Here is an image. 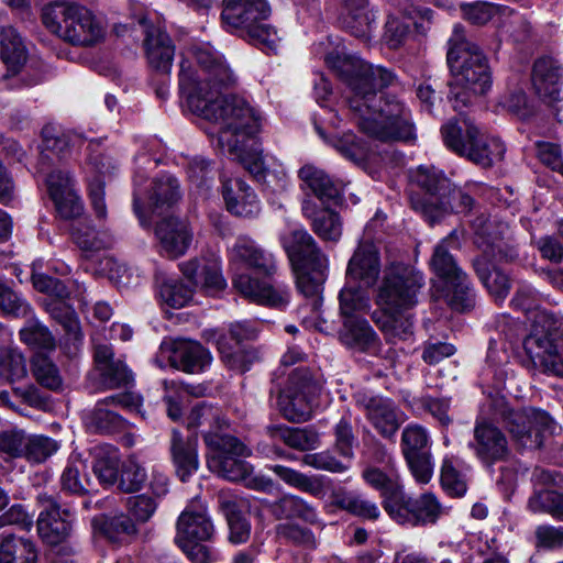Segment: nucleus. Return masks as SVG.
I'll return each mask as SVG.
<instances>
[{
	"instance_id": "nucleus-1",
	"label": "nucleus",
	"mask_w": 563,
	"mask_h": 563,
	"mask_svg": "<svg viewBox=\"0 0 563 563\" xmlns=\"http://www.w3.org/2000/svg\"><path fill=\"white\" fill-rule=\"evenodd\" d=\"M236 76L223 55L209 43L186 47L180 55L178 86L186 107L219 126L217 146L239 161L257 180L273 176L264 165L258 134L264 118L247 100L221 90Z\"/></svg>"
},
{
	"instance_id": "nucleus-2",
	"label": "nucleus",
	"mask_w": 563,
	"mask_h": 563,
	"mask_svg": "<svg viewBox=\"0 0 563 563\" xmlns=\"http://www.w3.org/2000/svg\"><path fill=\"white\" fill-rule=\"evenodd\" d=\"M324 62L349 86V107L361 132L382 142L415 140L409 108L394 96L377 95L378 90L396 81L393 71L346 55L339 48L328 53Z\"/></svg>"
},
{
	"instance_id": "nucleus-3",
	"label": "nucleus",
	"mask_w": 563,
	"mask_h": 563,
	"mask_svg": "<svg viewBox=\"0 0 563 563\" xmlns=\"http://www.w3.org/2000/svg\"><path fill=\"white\" fill-rule=\"evenodd\" d=\"M229 262L233 269V287L249 300L271 308H285L290 298L289 288L282 284H271L239 273L241 267L252 268L266 276L276 272L274 255L264 250L249 235H239L229 250Z\"/></svg>"
},
{
	"instance_id": "nucleus-4",
	"label": "nucleus",
	"mask_w": 563,
	"mask_h": 563,
	"mask_svg": "<svg viewBox=\"0 0 563 563\" xmlns=\"http://www.w3.org/2000/svg\"><path fill=\"white\" fill-rule=\"evenodd\" d=\"M446 60L452 74L449 100L455 111L462 112L477 96L490 89V69L483 52L465 38L457 25L449 41Z\"/></svg>"
},
{
	"instance_id": "nucleus-5",
	"label": "nucleus",
	"mask_w": 563,
	"mask_h": 563,
	"mask_svg": "<svg viewBox=\"0 0 563 563\" xmlns=\"http://www.w3.org/2000/svg\"><path fill=\"white\" fill-rule=\"evenodd\" d=\"M41 21L51 34L73 46H96L107 34L104 22L95 12L75 2L56 1L44 5Z\"/></svg>"
},
{
	"instance_id": "nucleus-6",
	"label": "nucleus",
	"mask_w": 563,
	"mask_h": 563,
	"mask_svg": "<svg viewBox=\"0 0 563 563\" xmlns=\"http://www.w3.org/2000/svg\"><path fill=\"white\" fill-rule=\"evenodd\" d=\"M280 242L296 272L297 287L306 297L319 299L328 278L329 258L302 227L280 234Z\"/></svg>"
},
{
	"instance_id": "nucleus-7",
	"label": "nucleus",
	"mask_w": 563,
	"mask_h": 563,
	"mask_svg": "<svg viewBox=\"0 0 563 563\" xmlns=\"http://www.w3.org/2000/svg\"><path fill=\"white\" fill-rule=\"evenodd\" d=\"M267 0H223L221 23L223 29L268 52H276L280 41L274 26Z\"/></svg>"
},
{
	"instance_id": "nucleus-8",
	"label": "nucleus",
	"mask_w": 563,
	"mask_h": 563,
	"mask_svg": "<svg viewBox=\"0 0 563 563\" xmlns=\"http://www.w3.org/2000/svg\"><path fill=\"white\" fill-rule=\"evenodd\" d=\"M474 243L483 252L482 257L473 262L474 269L495 301H504L510 290L509 277L497 267L490 268L489 260L512 258L504 254V233L507 229L505 224H494L484 217H478L473 221Z\"/></svg>"
},
{
	"instance_id": "nucleus-9",
	"label": "nucleus",
	"mask_w": 563,
	"mask_h": 563,
	"mask_svg": "<svg viewBox=\"0 0 563 563\" xmlns=\"http://www.w3.org/2000/svg\"><path fill=\"white\" fill-rule=\"evenodd\" d=\"M216 528L205 506L192 503L179 515L175 542L194 563H214L220 552L209 543L213 541Z\"/></svg>"
},
{
	"instance_id": "nucleus-10",
	"label": "nucleus",
	"mask_w": 563,
	"mask_h": 563,
	"mask_svg": "<svg viewBox=\"0 0 563 563\" xmlns=\"http://www.w3.org/2000/svg\"><path fill=\"white\" fill-rule=\"evenodd\" d=\"M459 247V238L453 231L435 245L430 265L443 282V294L448 305L454 310L465 311L474 307L475 292L467 274L459 266L452 254V251Z\"/></svg>"
},
{
	"instance_id": "nucleus-11",
	"label": "nucleus",
	"mask_w": 563,
	"mask_h": 563,
	"mask_svg": "<svg viewBox=\"0 0 563 563\" xmlns=\"http://www.w3.org/2000/svg\"><path fill=\"white\" fill-rule=\"evenodd\" d=\"M563 323L551 312L538 311L534 330L525 339L523 349L533 368L563 377V343L556 332Z\"/></svg>"
},
{
	"instance_id": "nucleus-12",
	"label": "nucleus",
	"mask_w": 563,
	"mask_h": 563,
	"mask_svg": "<svg viewBox=\"0 0 563 563\" xmlns=\"http://www.w3.org/2000/svg\"><path fill=\"white\" fill-rule=\"evenodd\" d=\"M423 284L419 272L404 264H391L384 272L376 305L382 313L407 312L417 305V294Z\"/></svg>"
},
{
	"instance_id": "nucleus-13",
	"label": "nucleus",
	"mask_w": 563,
	"mask_h": 563,
	"mask_svg": "<svg viewBox=\"0 0 563 563\" xmlns=\"http://www.w3.org/2000/svg\"><path fill=\"white\" fill-rule=\"evenodd\" d=\"M208 448L207 466L219 477L231 482H240L252 470V466L241 460L251 455V450L236 438L228 434L209 432L205 435Z\"/></svg>"
},
{
	"instance_id": "nucleus-14",
	"label": "nucleus",
	"mask_w": 563,
	"mask_h": 563,
	"mask_svg": "<svg viewBox=\"0 0 563 563\" xmlns=\"http://www.w3.org/2000/svg\"><path fill=\"white\" fill-rule=\"evenodd\" d=\"M500 418L519 450L539 449L545 437L554 432L549 413L533 407L515 410L504 406Z\"/></svg>"
},
{
	"instance_id": "nucleus-15",
	"label": "nucleus",
	"mask_w": 563,
	"mask_h": 563,
	"mask_svg": "<svg viewBox=\"0 0 563 563\" xmlns=\"http://www.w3.org/2000/svg\"><path fill=\"white\" fill-rule=\"evenodd\" d=\"M386 512L397 523L407 527H422L435 523L442 516L448 515L438 497L430 492L417 497L406 495L404 488L395 499L386 505Z\"/></svg>"
},
{
	"instance_id": "nucleus-16",
	"label": "nucleus",
	"mask_w": 563,
	"mask_h": 563,
	"mask_svg": "<svg viewBox=\"0 0 563 563\" xmlns=\"http://www.w3.org/2000/svg\"><path fill=\"white\" fill-rule=\"evenodd\" d=\"M320 386L306 367H297L288 375V382L279 395V407L286 419L307 421L311 417L314 398Z\"/></svg>"
},
{
	"instance_id": "nucleus-17",
	"label": "nucleus",
	"mask_w": 563,
	"mask_h": 563,
	"mask_svg": "<svg viewBox=\"0 0 563 563\" xmlns=\"http://www.w3.org/2000/svg\"><path fill=\"white\" fill-rule=\"evenodd\" d=\"M133 15L145 26L144 54L148 67L157 74L170 73L175 57V45L170 36L161 26L148 24L152 12L139 2L132 3Z\"/></svg>"
},
{
	"instance_id": "nucleus-18",
	"label": "nucleus",
	"mask_w": 563,
	"mask_h": 563,
	"mask_svg": "<svg viewBox=\"0 0 563 563\" xmlns=\"http://www.w3.org/2000/svg\"><path fill=\"white\" fill-rule=\"evenodd\" d=\"M37 501L43 508L37 517V533L42 541L51 547L71 552L68 539L73 531L74 515L69 509H62L56 499L42 493Z\"/></svg>"
},
{
	"instance_id": "nucleus-19",
	"label": "nucleus",
	"mask_w": 563,
	"mask_h": 563,
	"mask_svg": "<svg viewBox=\"0 0 563 563\" xmlns=\"http://www.w3.org/2000/svg\"><path fill=\"white\" fill-rule=\"evenodd\" d=\"M141 405V397L133 393H123L112 395L99 400L93 410L87 413L85 422L91 432L110 433L119 429L123 421L115 413L113 407H123L128 409H137Z\"/></svg>"
},
{
	"instance_id": "nucleus-20",
	"label": "nucleus",
	"mask_w": 563,
	"mask_h": 563,
	"mask_svg": "<svg viewBox=\"0 0 563 563\" xmlns=\"http://www.w3.org/2000/svg\"><path fill=\"white\" fill-rule=\"evenodd\" d=\"M476 457L487 467L505 461L510 455L506 434L497 426L487 421H477L474 427V440L470 443Z\"/></svg>"
},
{
	"instance_id": "nucleus-21",
	"label": "nucleus",
	"mask_w": 563,
	"mask_h": 563,
	"mask_svg": "<svg viewBox=\"0 0 563 563\" xmlns=\"http://www.w3.org/2000/svg\"><path fill=\"white\" fill-rule=\"evenodd\" d=\"M183 275L195 286L216 294L227 287L220 256L210 253L192 257L179 264Z\"/></svg>"
},
{
	"instance_id": "nucleus-22",
	"label": "nucleus",
	"mask_w": 563,
	"mask_h": 563,
	"mask_svg": "<svg viewBox=\"0 0 563 563\" xmlns=\"http://www.w3.org/2000/svg\"><path fill=\"white\" fill-rule=\"evenodd\" d=\"M155 236L158 253L176 260L188 252L194 240V231L186 220L169 217L156 224Z\"/></svg>"
},
{
	"instance_id": "nucleus-23",
	"label": "nucleus",
	"mask_w": 563,
	"mask_h": 563,
	"mask_svg": "<svg viewBox=\"0 0 563 563\" xmlns=\"http://www.w3.org/2000/svg\"><path fill=\"white\" fill-rule=\"evenodd\" d=\"M47 190L57 213L64 219H74L84 212V205L75 189V180L68 172L52 170L46 177Z\"/></svg>"
},
{
	"instance_id": "nucleus-24",
	"label": "nucleus",
	"mask_w": 563,
	"mask_h": 563,
	"mask_svg": "<svg viewBox=\"0 0 563 563\" xmlns=\"http://www.w3.org/2000/svg\"><path fill=\"white\" fill-rule=\"evenodd\" d=\"M169 353L173 367L189 374L203 372L211 363L212 356L207 349L195 341L179 340L161 346V354Z\"/></svg>"
},
{
	"instance_id": "nucleus-25",
	"label": "nucleus",
	"mask_w": 563,
	"mask_h": 563,
	"mask_svg": "<svg viewBox=\"0 0 563 563\" xmlns=\"http://www.w3.org/2000/svg\"><path fill=\"white\" fill-rule=\"evenodd\" d=\"M563 68L552 57L536 60L532 71V85L538 97L549 106L560 100Z\"/></svg>"
},
{
	"instance_id": "nucleus-26",
	"label": "nucleus",
	"mask_w": 563,
	"mask_h": 563,
	"mask_svg": "<svg viewBox=\"0 0 563 563\" xmlns=\"http://www.w3.org/2000/svg\"><path fill=\"white\" fill-rule=\"evenodd\" d=\"M379 273L380 257L377 246L371 241H362L347 263V278L372 286L376 283Z\"/></svg>"
},
{
	"instance_id": "nucleus-27",
	"label": "nucleus",
	"mask_w": 563,
	"mask_h": 563,
	"mask_svg": "<svg viewBox=\"0 0 563 563\" xmlns=\"http://www.w3.org/2000/svg\"><path fill=\"white\" fill-rule=\"evenodd\" d=\"M223 198L227 209L234 216L254 218L261 212V202L256 194L241 178L223 181Z\"/></svg>"
},
{
	"instance_id": "nucleus-28",
	"label": "nucleus",
	"mask_w": 563,
	"mask_h": 563,
	"mask_svg": "<svg viewBox=\"0 0 563 563\" xmlns=\"http://www.w3.org/2000/svg\"><path fill=\"white\" fill-rule=\"evenodd\" d=\"M474 203L473 198L462 189L449 187L444 196L437 203H420L419 200H412V208L421 212L430 222H434L449 212H466L471 210Z\"/></svg>"
},
{
	"instance_id": "nucleus-29",
	"label": "nucleus",
	"mask_w": 563,
	"mask_h": 563,
	"mask_svg": "<svg viewBox=\"0 0 563 563\" xmlns=\"http://www.w3.org/2000/svg\"><path fill=\"white\" fill-rule=\"evenodd\" d=\"M366 417L376 431L385 438L393 437L398 430L401 419L395 404L384 397H372L363 402Z\"/></svg>"
},
{
	"instance_id": "nucleus-30",
	"label": "nucleus",
	"mask_w": 563,
	"mask_h": 563,
	"mask_svg": "<svg viewBox=\"0 0 563 563\" xmlns=\"http://www.w3.org/2000/svg\"><path fill=\"white\" fill-rule=\"evenodd\" d=\"M170 454L176 473L183 482L197 472L199 460L196 438L185 439L178 430L174 429L170 439Z\"/></svg>"
},
{
	"instance_id": "nucleus-31",
	"label": "nucleus",
	"mask_w": 563,
	"mask_h": 563,
	"mask_svg": "<svg viewBox=\"0 0 563 563\" xmlns=\"http://www.w3.org/2000/svg\"><path fill=\"white\" fill-rule=\"evenodd\" d=\"M444 144L452 152L467 157L471 146L479 134L478 128L467 118L449 121L441 129Z\"/></svg>"
},
{
	"instance_id": "nucleus-32",
	"label": "nucleus",
	"mask_w": 563,
	"mask_h": 563,
	"mask_svg": "<svg viewBox=\"0 0 563 563\" xmlns=\"http://www.w3.org/2000/svg\"><path fill=\"white\" fill-rule=\"evenodd\" d=\"M375 15L367 0H345L341 23L352 35L367 38L372 32Z\"/></svg>"
},
{
	"instance_id": "nucleus-33",
	"label": "nucleus",
	"mask_w": 563,
	"mask_h": 563,
	"mask_svg": "<svg viewBox=\"0 0 563 563\" xmlns=\"http://www.w3.org/2000/svg\"><path fill=\"white\" fill-rule=\"evenodd\" d=\"M181 197L178 180L169 174L154 178L147 195L148 205L158 214L170 209Z\"/></svg>"
},
{
	"instance_id": "nucleus-34",
	"label": "nucleus",
	"mask_w": 563,
	"mask_h": 563,
	"mask_svg": "<svg viewBox=\"0 0 563 563\" xmlns=\"http://www.w3.org/2000/svg\"><path fill=\"white\" fill-rule=\"evenodd\" d=\"M299 178L323 203L335 202L340 197V186L322 169L307 164L299 169Z\"/></svg>"
},
{
	"instance_id": "nucleus-35",
	"label": "nucleus",
	"mask_w": 563,
	"mask_h": 563,
	"mask_svg": "<svg viewBox=\"0 0 563 563\" xmlns=\"http://www.w3.org/2000/svg\"><path fill=\"white\" fill-rule=\"evenodd\" d=\"M340 341L347 347L361 351L376 345L377 335L368 321L364 318H350L342 322L339 331Z\"/></svg>"
},
{
	"instance_id": "nucleus-36",
	"label": "nucleus",
	"mask_w": 563,
	"mask_h": 563,
	"mask_svg": "<svg viewBox=\"0 0 563 563\" xmlns=\"http://www.w3.org/2000/svg\"><path fill=\"white\" fill-rule=\"evenodd\" d=\"M415 181L426 190L423 197L411 196L410 200H419L420 203H437L444 196L451 183L443 172L435 167L420 166L415 173Z\"/></svg>"
},
{
	"instance_id": "nucleus-37",
	"label": "nucleus",
	"mask_w": 563,
	"mask_h": 563,
	"mask_svg": "<svg viewBox=\"0 0 563 563\" xmlns=\"http://www.w3.org/2000/svg\"><path fill=\"white\" fill-rule=\"evenodd\" d=\"M267 431L273 440L283 441L289 448L299 451L314 450L321 443L320 434L312 428L272 426Z\"/></svg>"
},
{
	"instance_id": "nucleus-38",
	"label": "nucleus",
	"mask_w": 563,
	"mask_h": 563,
	"mask_svg": "<svg viewBox=\"0 0 563 563\" xmlns=\"http://www.w3.org/2000/svg\"><path fill=\"white\" fill-rule=\"evenodd\" d=\"M303 214L311 220L313 232L323 241L338 242L342 235V221L338 213L323 209L318 212L309 201L302 205Z\"/></svg>"
},
{
	"instance_id": "nucleus-39",
	"label": "nucleus",
	"mask_w": 563,
	"mask_h": 563,
	"mask_svg": "<svg viewBox=\"0 0 563 563\" xmlns=\"http://www.w3.org/2000/svg\"><path fill=\"white\" fill-rule=\"evenodd\" d=\"M219 504L228 520L229 541L233 544L245 543L251 536V523L241 515L244 501L234 497L221 496Z\"/></svg>"
},
{
	"instance_id": "nucleus-40",
	"label": "nucleus",
	"mask_w": 563,
	"mask_h": 563,
	"mask_svg": "<svg viewBox=\"0 0 563 563\" xmlns=\"http://www.w3.org/2000/svg\"><path fill=\"white\" fill-rule=\"evenodd\" d=\"M200 427H208V430L203 431V437L209 432L224 434L223 431L229 428V422L220 408L200 402L190 410L187 417V428Z\"/></svg>"
},
{
	"instance_id": "nucleus-41",
	"label": "nucleus",
	"mask_w": 563,
	"mask_h": 563,
	"mask_svg": "<svg viewBox=\"0 0 563 563\" xmlns=\"http://www.w3.org/2000/svg\"><path fill=\"white\" fill-rule=\"evenodd\" d=\"M91 526L95 532L102 534L111 542H120L124 537L137 532L135 521L125 514L95 517Z\"/></svg>"
},
{
	"instance_id": "nucleus-42",
	"label": "nucleus",
	"mask_w": 563,
	"mask_h": 563,
	"mask_svg": "<svg viewBox=\"0 0 563 563\" xmlns=\"http://www.w3.org/2000/svg\"><path fill=\"white\" fill-rule=\"evenodd\" d=\"M505 144L495 136L478 134L471 146L467 158L484 168L490 167L504 159Z\"/></svg>"
},
{
	"instance_id": "nucleus-43",
	"label": "nucleus",
	"mask_w": 563,
	"mask_h": 563,
	"mask_svg": "<svg viewBox=\"0 0 563 563\" xmlns=\"http://www.w3.org/2000/svg\"><path fill=\"white\" fill-rule=\"evenodd\" d=\"M35 543L26 538L5 537L0 544V563H37Z\"/></svg>"
},
{
	"instance_id": "nucleus-44",
	"label": "nucleus",
	"mask_w": 563,
	"mask_h": 563,
	"mask_svg": "<svg viewBox=\"0 0 563 563\" xmlns=\"http://www.w3.org/2000/svg\"><path fill=\"white\" fill-rule=\"evenodd\" d=\"M1 58L8 73L16 74L26 60V52L16 30L12 26L3 27L0 34Z\"/></svg>"
},
{
	"instance_id": "nucleus-45",
	"label": "nucleus",
	"mask_w": 563,
	"mask_h": 563,
	"mask_svg": "<svg viewBox=\"0 0 563 563\" xmlns=\"http://www.w3.org/2000/svg\"><path fill=\"white\" fill-rule=\"evenodd\" d=\"M92 471L103 485H113L118 481L120 455L112 445H99L93 449Z\"/></svg>"
},
{
	"instance_id": "nucleus-46",
	"label": "nucleus",
	"mask_w": 563,
	"mask_h": 563,
	"mask_svg": "<svg viewBox=\"0 0 563 563\" xmlns=\"http://www.w3.org/2000/svg\"><path fill=\"white\" fill-rule=\"evenodd\" d=\"M440 483L442 489L450 497H463L467 490L466 474L460 468V461L452 456L445 455L440 468Z\"/></svg>"
},
{
	"instance_id": "nucleus-47",
	"label": "nucleus",
	"mask_w": 563,
	"mask_h": 563,
	"mask_svg": "<svg viewBox=\"0 0 563 563\" xmlns=\"http://www.w3.org/2000/svg\"><path fill=\"white\" fill-rule=\"evenodd\" d=\"M86 468V463L81 456L77 453L71 454L60 476L62 488L76 495L89 492V477L85 473Z\"/></svg>"
},
{
	"instance_id": "nucleus-48",
	"label": "nucleus",
	"mask_w": 563,
	"mask_h": 563,
	"mask_svg": "<svg viewBox=\"0 0 563 563\" xmlns=\"http://www.w3.org/2000/svg\"><path fill=\"white\" fill-rule=\"evenodd\" d=\"M217 346L221 360L227 367L239 373L249 371L251 365L257 360L254 351L243 349L239 344L231 345L225 335H221L217 340Z\"/></svg>"
},
{
	"instance_id": "nucleus-49",
	"label": "nucleus",
	"mask_w": 563,
	"mask_h": 563,
	"mask_svg": "<svg viewBox=\"0 0 563 563\" xmlns=\"http://www.w3.org/2000/svg\"><path fill=\"white\" fill-rule=\"evenodd\" d=\"M373 319L390 342L407 340L412 334V321L408 311L402 313H383L382 317L378 313H374Z\"/></svg>"
},
{
	"instance_id": "nucleus-50",
	"label": "nucleus",
	"mask_w": 563,
	"mask_h": 563,
	"mask_svg": "<svg viewBox=\"0 0 563 563\" xmlns=\"http://www.w3.org/2000/svg\"><path fill=\"white\" fill-rule=\"evenodd\" d=\"M319 134L346 159L356 164L372 159V154L368 148L352 132L334 135L330 139H325L320 130Z\"/></svg>"
},
{
	"instance_id": "nucleus-51",
	"label": "nucleus",
	"mask_w": 563,
	"mask_h": 563,
	"mask_svg": "<svg viewBox=\"0 0 563 563\" xmlns=\"http://www.w3.org/2000/svg\"><path fill=\"white\" fill-rule=\"evenodd\" d=\"M340 314L343 320L361 318L369 309V299L360 286L345 285L339 294Z\"/></svg>"
},
{
	"instance_id": "nucleus-52",
	"label": "nucleus",
	"mask_w": 563,
	"mask_h": 563,
	"mask_svg": "<svg viewBox=\"0 0 563 563\" xmlns=\"http://www.w3.org/2000/svg\"><path fill=\"white\" fill-rule=\"evenodd\" d=\"M431 437L429 431L417 423L406 426L401 432V452L404 457L431 452Z\"/></svg>"
},
{
	"instance_id": "nucleus-53",
	"label": "nucleus",
	"mask_w": 563,
	"mask_h": 563,
	"mask_svg": "<svg viewBox=\"0 0 563 563\" xmlns=\"http://www.w3.org/2000/svg\"><path fill=\"white\" fill-rule=\"evenodd\" d=\"M363 477L368 485L379 490L384 497V508L390 499H395L404 485L397 473L386 474L379 468L373 467L364 471Z\"/></svg>"
},
{
	"instance_id": "nucleus-54",
	"label": "nucleus",
	"mask_w": 563,
	"mask_h": 563,
	"mask_svg": "<svg viewBox=\"0 0 563 563\" xmlns=\"http://www.w3.org/2000/svg\"><path fill=\"white\" fill-rule=\"evenodd\" d=\"M20 340L30 347L41 351H53L55 340L49 330L37 319L30 318L19 331Z\"/></svg>"
},
{
	"instance_id": "nucleus-55",
	"label": "nucleus",
	"mask_w": 563,
	"mask_h": 563,
	"mask_svg": "<svg viewBox=\"0 0 563 563\" xmlns=\"http://www.w3.org/2000/svg\"><path fill=\"white\" fill-rule=\"evenodd\" d=\"M274 514L278 518H300L309 523H314L318 520L316 509L302 498L294 495L280 498L274 506Z\"/></svg>"
},
{
	"instance_id": "nucleus-56",
	"label": "nucleus",
	"mask_w": 563,
	"mask_h": 563,
	"mask_svg": "<svg viewBox=\"0 0 563 563\" xmlns=\"http://www.w3.org/2000/svg\"><path fill=\"white\" fill-rule=\"evenodd\" d=\"M461 10L464 19L478 25L485 24L496 16H510L512 14V10L508 7L484 1L461 4Z\"/></svg>"
},
{
	"instance_id": "nucleus-57",
	"label": "nucleus",
	"mask_w": 563,
	"mask_h": 563,
	"mask_svg": "<svg viewBox=\"0 0 563 563\" xmlns=\"http://www.w3.org/2000/svg\"><path fill=\"white\" fill-rule=\"evenodd\" d=\"M271 470L286 484L311 495H319L322 483L317 476H308L296 470L283 465H273Z\"/></svg>"
},
{
	"instance_id": "nucleus-58",
	"label": "nucleus",
	"mask_w": 563,
	"mask_h": 563,
	"mask_svg": "<svg viewBox=\"0 0 563 563\" xmlns=\"http://www.w3.org/2000/svg\"><path fill=\"white\" fill-rule=\"evenodd\" d=\"M27 374L23 354L16 349H0V376L8 382H16Z\"/></svg>"
},
{
	"instance_id": "nucleus-59",
	"label": "nucleus",
	"mask_w": 563,
	"mask_h": 563,
	"mask_svg": "<svg viewBox=\"0 0 563 563\" xmlns=\"http://www.w3.org/2000/svg\"><path fill=\"white\" fill-rule=\"evenodd\" d=\"M158 294L163 303L178 309L191 300L194 290L181 280L167 278L161 284Z\"/></svg>"
},
{
	"instance_id": "nucleus-60",
	"label": "nucleus",
	"mask_w": 563,
	"mask_h": 563,
	"mask_svg": "<svg viewBox=\"0 0 563 563\" xmlns=\"http://www.w3.org/2000/svg\"><path fill=\"white\" fill-rule=\"evenodd\" d=\"M73 239L86 253L99 252L111 244V238L107 231H97L88 225L75 228Z\"/></svg>"
},
{
	"instance_id": "nucleus-61",
	"label": "nucleus",
	"mask_w": 563,
	"mask_h": 563,
	"mask_svg": "<svg viewBox=\"0 0 563 563\" xmlns=\"http://www.w3.org/2000/svg\"><path fill=\"white\" fill-rule=\"evenodd\" d=\"M32 373L37 383L48 389L55 390L62 385L57 367L43 353L37 352L32 358Z\"/></svg>"
},
{
	"instance_id": "nucleus-62",
	"label": "nucleus",
	"mask_w": 563,
	"mask_h": 563,
	"mask_svg": "<svg viewBox=\"0 0 563 563\" xmlns=\"http://www.w3.org/2000/svg\"><path fill=\"white\" fill-rule=\"evenodd\" d=\"M0 311L15 318H27L32 314L29 302L13 291L2 279H0Z\"/></svg>"
},
{
	"instance_id": "nucleus-63",
	"label": "nucleus",
	"mask_w": 563,
	"mask_h": 563,
	"mask_svg": "<svg viewBox=\"0 0 563 563\" xmlns=\"http://www.w3.org/2000/svg\"><path fill=\"white\" fill-rule=\"evenodd\" d=\"M58 450L56 441L44 435H26L25 450L22 457L30 462L41 463Z\"/></svg>"
},
{
	"instance_id": "nucleus-64",
	"label": "nucleus",
	"mask_w": 563,
	"mask_h": 563,
	"mask_svg": "<svg viewBox=\"0 0 563 563\" xmlns=\"http://www.w3.org/2000/svg\"><path fill=\"white\" fill-rule=\"evenodd\" d=\"M334 448L341 457L351 462L354 457L356 438L350 419L342 417L334 426Z\"/></svg>"
}]
</instances>
